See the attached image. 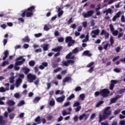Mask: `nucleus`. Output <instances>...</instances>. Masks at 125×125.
Wrapping results in <instances>:
<instances>
[{"label": "nucleus", "instance_id": "44", "mask_svg": "<svg viewBox=\"0 0 125 125\" xmlns=\"http://www.w3.org/2000/svg\"><path fill=\"white\" fill-rule=\"evenodd\" d=\"M79 52L78 48H75L73 50H72V52L73 54H76Z\"/></svg>", "mask_w": 125, "mask_h": 125}, {"label": "nucleus", "instance_id": "46", "mask_svg": "<svg viewBox=\"0 0 125 125\" xmlns=\"http://www.w3.org/2000/svg\"><path fill=\"white\" fill-rule=\"evenodd\" d=\"M114 50L117 53H119L121 51V47L118 46L116 48H115Z\"/></svg>", "mask_w": 125, "mask_h": 125}, {"label": "nucleus", "instance_id": "55", "mask_svg": "<svg viewBox=\"0 0 125 125\" xmlns=\"http://www.w3.org/2000/svg\"><path fill=\"white\" fill-rule=\"evenodd\" d=\"M14 97L16 98V99H19L20 98V95L19 93H17L14 94Z\"/></svg>", "mask_w": 125, "mask_h": 125}, {"label": "nucleus", "instance_id": "63", "mask_svg": "<svg viewBox=\"0 0 125 125\" xmlns=\"http://www.w3.org/2000/svg\"><path fill=\"white\" fill-rule=\"evenodd\" d=\"M6 91V90L4 89V87H0V92H4Z\"/></svg>", "mask_w": 125, "mask_h": 125}, {"label": "nucleus", "instance_id": "52", "mask_svg": "<svg viewBox=\"0 0 125 125\" xmlns=\"http://www.w3.org/2000/svg\"><path fill=\"white\" fill-rule=\"evenodd\" d=\"M94 65V62H91L90 63H89L86 67L88 68L91 67V66H93Z\"/></svg>", "mask_w": 125, "mask_h": 125}, {"label": "nucleus", "instance_id": "58", "mask_svg": "<svg viewBox=\"0 0 125 125\" xmlns=\"http://www.w3.org/2000/svg\"><path fill=\"white\" fill-rule=\"evenodd\" d=\"M110 36V35L109 34V33H108V32H106L105 34H104V37H105V39L107 40L109 38V36Z\"/></svg>", "mask_w": 125, "mask_h": 125}, {"label": "nucleus", "instance_id": "31", "mask_svg": "<svg viewBox=\"0 0 125 125\" xmlns=\"http://www.w3.org/2000/svg\"><path fill=\"white\" fill-rule=\"evenodd\" d=\"M16 116V114L15 113H11L9 115V119L10 120H13Z\"/></svg>", "mask_w": 125, "mask_h": 125}, {"label": "nucleus", "instance_id": "17", "mask_svg": "<svg viewBox=\"0 0 125 125\" xmlns=\"http://www.w3.org/2000/svg\"><path fill=\"white\" fill-rule=\"evenodd\" d=\"M65 99V96H62L61 97H59L57 99L56 101L57 102L59 103H62Z\"/></svg>", "mask_w": 125, "mask_h": 125}, {"label": "nucleus", "instance_id": "45", "mask_svg": "<svg viewBox=\"0 0 125 125\" xmlns=\"http://www.w3.org/2000/svg\"><path fill=\"white\" fill-rule=\"evenodd\" d=\"M49 105L50 106H53L55 105V102L54 101H51L49 102Z\"/></svg>", "mask_w": 125, "mask_h": 125}, {"label": "nucleus", "instance_id": "59", "mask_svg": "<svg viewBox=\"0 0 125 125\" xmlns=\"http://www.w3.org/2000/svg\"><path fill=\"white\" fill-rule=\"evenodd\" d=\"M82 107L79 106H77L75 109V112H78L79 111H80V110L81 109Z\"/></svg>", "mask_w": 125, "mask_h": 125}, {"label": "nucleus", "instance_id": "61", "mask_svg": "<svg viewBox=\"0 0 125 125\" xmlns=\"http://www.w3.org/2000/svg\"><path fill=\"white\" fill-rule=\"evenodd\" d=\"M96 117V114L93 113L92 114L91 116H90V119L91 120H93L95 119V118Z\"/></svg>", "mask_w": 125, "mask_h": 125}, {"label": "nucleus", "instance_id": "21", "mask_svg": "<svg viewBox=\"0 0 125 125\" xmlns=\"http://www.w3.org/2000/svg\"><path fill=\"white\" fill-rule=\"evenodd\" d=\"M83 55L86 56L87 57H90L92 56V54L90 53L89 51H84L83 53Z\"/></svg>", "mask_w": 125, "mask_h": 125}, {"label": "nucleus", "instance_id": "34", "mask_svg": "<svg viewBox=\"0 0 125 125\" xmlns=\"http://www.w3.org/2000/svg\"><path fill=\"white\" fill-rule=\"evenodd\" d=\"M70 114V112H67L66 110H63L62 111V115L63 116H65L67 115Z\"/></svg>", "mask_w": 125, "mask_h": 125}, {"label": "nucleus", "instance_id": "38", "mask_svg": "<svg viewBox=\"0 0 125 125\" xmlns=\"http://www.w3.org/2000/svg\"><path fill=\"white\" fill-rule=\"evenodd\" d=\"M43 30L46 31H48L50 30L49 27H48V25L47 24H44L43 27Z\"/></svg>", "mask_w": 125, "mask_h": 125}, {"label": "nucleus", "instance_id": "23", "mask_svg": "<svg viewBox=\"0 0 125 125\" xmlns=\"http://www.w3.org/2000/svg\"><path fill=\"white\" fill-rule=\"evenodd\" d=\"M22 69L23 71H24V73L26 75L28 74V73L30 71V69L26 67H23L22 68Z\"/></svg>", "mask_w": 125, "mask_h": 125}, {"label": "nucleus", "instance_id": "60", "mask_svg": "<svg viewBox=\"0 0 125 125\" xmlns=\"http://www.w3.org/2000/svg\"><path fill=\"white\" fill-rule=\"evenodd\" d=\"M83 27L86 28L87 27V21H83Z\"/></svg>", "mask_w": 125, "mask_h": 125}, {"label": "nucleus", "instance_id": "22", "mask_svg": "<svg viewBox=\"0 0 125 125\" xmlns=\"http://www.w3.org/2000/svg\"><path fill=\"white\" fill-rule=\"evenodd\" d=\"M30 41V39L29 36H25L24 38H22V42H29Z\"/></svg>", "mask_w": 125, "mask_h": 125}, {"label": "nucleus", "instance_id": "42", "mask_svg": "<svg viewBox=\"0 0 125 125\" xmlns=\"http://www.w3.org/2000/svg\"><path fill=\"white\" fill-rule=\"evenodd\" d=\"M63 13H64L63 11H61L58 12V17L59 18H60L63 15Z\"/></svg>", "mask_w": 125, "mask_h": 125}, {"label": "nucleus", "instance_id": "54", "mask_svg": "<svg viewBox=\"0 0 125 125\" xmlns=\"http://www.w3.org/2000/svg\"><path fill=\"white\" fill-rule=\"evenodd\" d=\"M125 88L120 89L119 90L118 92L119 94H122L124 93V92H125Z\"/></svg>", "mask_w": 125, "mask_h": 125}, {"label": "nucleus", "instance_id": "9", "mask_svg": "<svg viewBox=\"0 0 125 125\" xmlns=\"http://www.w3.org/2000/svg\"><path fill=\"white\" fill-rule=\"evenodd\" d=\"M122 13V12L121 11H119V12H118L117 14H116V15L114 16V17L112 18V21H115L116 20H117V19L120 18L121 17V14Z\"/></svg>", "mask_w": 125, "mask_h": 125}, {"label": "nucleus", "instance_id": "15", "mask_svg": "<svg viewBox=\"0 0 125 125\" xmlns=\"http://www.w3.org/2000/svg\"><path fill=\"white\" fill-rule=\"evenodd\" d=\"M41 47L43 48V51H48L49 49V44H43V45H41Z\"/></svg>", "mask_w": 125, "mask_h": 125}, {"label": "nucleus", "instance_id": "16", "mask_svg": "<svg viewBox=\"0 0 125 125\" xmlns=\"http://www.w3.org/2000/svg\"><path fill=\"white\" fill-rule=\"evenodd\" d=\"M62 49V46H60L59 47H57V48L52 49V51L55 52H60Z\"/></svg>", "mask_w": 125, "mask_h": 125}, {"label": "nucleus", "instance_id": "5", "mask_svg": "<svg viewBox=\"0 0 125 125\" xmlns=\"http://www.w3.org/2000/svg\"><path fill=\"white\" fill-rule=\"evenodd\" d=\"M94 13V11L90 10V11H87L86 13H82V16L84 18H89L91 17Z\"/></svg>", "mask_w": 125, "mask_h": 125}, {"label": "nucleus", "instance_id": "51", "mask_svg": "<svg viewBox=\"0 0 125 125\" xmlns=\"http://www.w3.org/2000/svg\"><path fill=\"white\" fill-rule=\"evenodd\" d=\"M114 87H115V84L111 83L109 86V89L111 90H113V89H114Z\"/></svg>", "mask_w": 125, "mask_h": 125}, {"label": "nucleus", "instance_id": "39", "mask_svg": "<svg viewBox=\"0 0 125 125\" xmlns=\"http://www.w3.org/2000/svg\"><path fill=\"white\" fill-rule=\"evenodd\" d=\"M81 105V103L79 102H76L75 103L73 104V107H78Z\"/></svg>", "mask_w": 125, "mask_h": 125}, {"label": "nucleus", "instance_id": "19", "mask_svg": "<svg viewBox=\"0 0 125 125\" xmlns=\"http://www.w3.org/2000/svg\"><path fill=\"white\" fill-rule=\"evenodd\" d=\"M6 104H7L9 106H11L15 105L16 103L12 100H8L7 101Z\"/></svg>", "mask_w": 125, "mask_h": 125}, {"label": "nucleus", "instance_id": "49", "mask_svg": "<svg viewBox=\"0 0 125 125\" xmlns=\"http://www.w3.org/2000/svg\"><path fill=\"white\" fill-rule=\"evenodd\" d=\"M82 90V88L80 86H78L75 89L76 92L80 91Z\"/></svg>", "mask_w": 125, "mask_h": 125}, {"label": "nucleus", "instance_id": "48", "mask_svg": "<svg viewBox=\"0 0 125 125\" xmlns=\"http://www.w3.org/2000/svg\"><path fill=\"white\" fill-rule=\"evenodd\" d=\"M70 27L72 29H75L77 27V24H76V23H73L70 26Z\"/></svg>", "mask_w": 125, "mask_h": 125}, {"label": "nucleus", "instance_id": "27", "mask_svg": "<svg viewBox=\"0 0 125 125\" xmlns=\"http://www.w3.org/2000/svg\"><path fill=\"white\" fill-rule=\"evenodd\" d=\"M62 70V68L61 67H58L57 69H54L53 71L54 73H57L58 72H60V71Z\"/></svg>", "mask_w": 125, "mask_h": 125}, {"label": "nucleus", "instance_id": "13", "mask_svg": "<svg viewBox=\"0 0 125 125\" xmlns=\"http://www.w3.org/2000/svg\"><path fill=\"white\" fill-rule=\"evenodd\" d=\"M7 123V121L3 120V117L2 116H0V125H6Z\"/></svg>", "mask_w": 125, "mask_h": 125}, {"label": "nucleus", "instance_id": "40", "mask_svg": "<svg viewBox=\"0 0 125 125\" xmlns=\"http://www.w3.org/2000/svg\"><path fill=\"white\" fill-rule=\"evenodd\" d=\"M75 94H72L67 98V100L70 101L72 99L75 98Z\"/></svg>", "mask_w": 125, "mask_h": 125}, {"label": "nucleus", "instance_id": "14", "mask_svg": "<svg viewBox=\"0 0 125 125\" xmlns=\"http://www.w3.org/2000/svg\"><path fill=\"white\" fill-rule=\"evenodd\" d=\"M48 66V63L47 62H42V65H40L39 68L41 70L44 69L45 67Z\"/></svg>", "mask_w": 125, "mask_h": 125}, {"label": "nucleus", "instance_id": "26", "mask_svg": "<svg viewBox=\"0 0 125 125\" xmlns=\"http://www.w3.org/2000/svg\"><path fill=\"white\" fill-rule=\"evenodd\" d=\"M75 43V41L74 40H71V41H70L69 42H68L67 46H68V47H71V46H72V45L74 44Z\"/></svg>", "mask_w": 125, "mask_h": 125}, {"label": "nucleus", "instance_id": "35", "mask_svg": "<svg viewBox=\"0 0 125 125\" xmlns=\"http://www.w3.org/2000/svg\"><path fill=\"white\" fill-rule=\"evenodd\" d=\"M111 32H112V35L114 36H117L119 34V31H118V30H113V31H112Z\"/></svg>", "mask_w": 125, "mask_h": 125}, {"label": "nucleus", "instance_id": "43", "mask_svg": "<svg viewBox=\"0 0 125 125\" xmlns=\"http://www.w3.org/2000/svg\"><path fill=\"white\" fill-rule=\"evenodd\" d=\"M23 104H25V102L24 101H21L18 104V106H21Z\"/></svg>", "mask_w": 125, "mask_h": 125}, {"label": "nucleus", "instance_id": "7", "mask_svg": "<svg viewBox=\"0 0 125 125\" xmlns=\"http://www.w3.org/2000/svg\"><path fill=\"white\" fill-rule=\"evenodd\" d=\"M100 33V29H96L95 30H92L90 33V35L93 38H97V36Z\"/></svg>", "mask_w": 125, "mask_h": 125}, {"label": "nucleus", "instance_id": "28", "mask_svg": "<svg viewBox=\"0 0 125 125\" xmlns=\"http://www.w3.org/2000/svg\"><path fill=\"white\" fill-rule=\"evenodd\" d=\"M79 98L80 99L82 100V101H84V99L85 98V96L84 94H81V95H80L79 96Z\"/></svg>", "mask_w": 125, "mask_h": 125}, {"label": "nucleus", "instance_id": "20", "mask_svg": "<svg viewBox=\"0 0 125 125\" xmlns=\"http://www.w3.org/2000/svg\"><path fill=\"white\" fill-rule=\"evenodd\" d=\"M71 81H72V78L69 77H66L65 78H64V79L62 81V82L64 83L66 82L69 83Z\"/></svg>", "mask_w": 125, "mask_h": 125}, {"label": "nucleus", "instance_id": "37", "mask_svg": "<svg viewBox=\"0 0 125 125\" xmlns=\"http://www.w3.org/2000/svg\"><path fill=\"white\" fill-rule=\"evenodd\" d=\"M109 29L111 32H113L115 30V28H114V26L112 24H109Z\"/></svg>", "mask_w": 125, "mask_h": 125}, {"label": "nucleus", "instance_id": "18", "mask_svg": "<svg viewBox=\"0 0 125 125\" xmlns=\"http://www.w3.org/2000/svg\"><path fill=\"white\" fill-rule=\"evenodd\" d=\"M4 57L2 58V60L5 61L8 58L9 55V51L5 50L3 53Z\"/></svg>", "mask_w": 125, "mask_h": 125}, {"label": "nucleus", "instance_id": "36", "mask_svg": "<svg viewBox=\"0 0 125 125\" xmlns=\"http://www.w3.org/2000/svg\"><path fill=\"white\" fill-rule=\"evenodd\" d=\"M86 116V114L85 113L83 114L82 115H80L79 116V120L80 121L82 120Z\"/></svg>", "mask_w": 125, "mask_h": 125}, {"label": "nucleus", "instance_id": "11", "mask_svg": "<svg viewBox=\"0 0 125 125\" xmlns=\"http://www.w3.org/2000/svg\"><path fill=\"white\" fill-rule=\"evenodd\" d=\"M22 80L21 78H19L16 82V86L17 88H18L21 84L22 83Z\"/></svg>", "mask_w": 125, "mask_h": 125}, {"label": "nucleus", "instance_id": "1", "mask_svg": "<svg viewBox=\"0 0 125 125\" xmlns=\"http://www.w3.org/2000/svg\"><path fill=\"white\" fill-rule=\"evenodd\" d=\"M110 109H111V107H107L104 109L102 114H99V123L102 122L104 120L107 119L109 116L111 115L112 112L111 110H110Z\"/></svg>", "mask_w": 125, "mask_h": 125}, {"label": "nucleus", "instance_id": "41", "mask_svg": "<svg viewBox=\"0 0 125 125\" xmlns=\"http://www.w3.org/2000/svg\"><path fill=\"white\" fill-rule=\"evenodd\" d=\"M15 78L14 77H11L9 78V80L10 81V83H14Z\"/></svg>", "mask_w": 125, "mask_h": 125}, {"label": "nucleus", "instance_id": "33", "mask_svg": "<svg viewBox=\"0 0 125 125\" xmlns=\"http://www.w3.org/2000/svg\"><path fill=\"white\" fill-rule=\"evenodd\" d=\"M35 64L36 63L35 61H31L29 62V65L30 66H34Z\"/></svg>", "mask_w": 125, "mask_h": 125}, {"label": "nucleus", "instance_id": "29", "mask_svg": "<svg viewBox=\"0 0 125 125\" xmlns=\"http://www.w3.org/2000/svg\"><path fill=\"white\" fill-rule=\"evenodd\" d=\"M72 52H70L69 54H68L66 57H65V58L67 59V60H69V59H71V58L72 57Z\"/></svg>", "mask_w": 125, "mask_h": 125}, {"label": "nucleus", "instance_id": "62", "mask_svg": "<svg viewBox=\"0 0 125 125\" xmlns=\"http://www.w3.org/2000/svg\"><path fill=\"white\" fill-rule=\"evenodd\" d=\"M121 112V110H115L114 111V115H118L119 113H120Z\"/></svg>", "mask_w": 125, "mask_h": 125}, {"label": "nucleus", "instance_id": "24", "mask_svg": "<svg viewBox=\"0 0 125 125\" xmlns=\"http://www.w3.org/2000/svg\"><path fill=\"white\" fill-rule=\"evenodd\" d=\"M71 41H73L72 37L71 36H67L65 38V42L68 43L71 42Z\"/></svg>", "mask_w": 125, "mask_h": 125}, {"label": "nucleus", "instance_id": "3", "mask_svg": "<svg viewBox=\"0 0 125 125\" xmlns=\"http://www.w3.org/2000/svg\"><path fill=\"white\" fill-rule=\"evenodd\" d=\"M15 64L14 67V70L16 71H19L20 69V67L18 66H21L24 63L26 62V60L23 58V56H20L19 58H17L15 60Z\"/></svg>", "mask_w": 125, "mask_h": 125}, {"label": "nucleus", "instance_id": "2", "mask_svg": "<svg viewBox=\"0 0 125 125\" xmlns=\"http://www.w3.org/2000/svg\"><path fill=\"white\" fill-rule=\"evenodd\" d=\"M35 9V6H31V7L27 8L26 10L23 11L21 13V16L23 18L25 17V16L27 18L33 16L34 15V12L36 11Z\"/></svg>", "mask_w": 125, "mask_h": 125}, {"label": "nucleus", "instance_id": "10", "mask_svg": "<svg viewBox=\"0 0 125 125\" xmlns=\"http://www.w3.org/2000/svg\"><path fill=\"white\" fill-rule=\"evenodd\" d=\"M112 11V9L109 8L108 9H106V10H103V13L104 14L105 13V16H108V14H112L113 13Z\"/></svg>", "mask_w": 125, "mask_h": 125}, {"label": "nucleus", "instance_id": "25", "mask_svg": "<svg viewBox=\"0 0 125 125\" xmlns=\"http://www.w3.org/2000/svg\"><path fill=\"white\" fill-rule=\"evenodd\" d=\"M41 100V98L38 97H36L33 100V103L34 104H37L39 102V101Z\"/></svg>", "mask_w": 125, "mask_h": 125}, {"label": "nucleus", "instance_id": "30", "mask_svg": "<svg viewBox=\"0 0 125 125\" xmlns=\"http://www.w3.org/2000/svg\"><path fill=\"white\" fill-rule=\"evenodd\" d=\"M73 22V18H70V19H69V20H68V21L67 22V24L68 25H69L70 24H71Z\"/></svg>", "mask_w": 125, "mask_h": 125}, {"label": "nucleus", "instance_id": "57", "mask_svg": "<svg viewBox=\"0 0 125 125\" xmlns=\"http://www.w3.org/2000/svg\"><path fill=\"white\" fill-rule=\"evenodd\" d=\"M110 42L111 45H113V44H114V39H113V36H111L110 38Z\"/></svg>", "mask_w": 125, "mask_h": 125}, {"label": "nucleus", "instance_id": "12", "mask_svg": "<svg viewBox=\"0 0 125 125\" xmlns=\"http://www.w3.org/2000/svg\"><path fill=\"white\" fill-rule=\"evenodd\" d=\"M121 97H122V96H121V95H117L115 98H112L111 100L110 103L111 104L116 103V102H117V101L118 100V99L121 98Z\"/></svg>", "mask_w": 125, "mask_h": 125}, {"label": "nucleus", "instance_id": "47", "mask_svg": "<svg viewBox=\"0 0 125 125\" xmlns=\"http://www.w3.org/2000/svg\"><path fill=\"white\" fill-rule=\"evenodd\" d=\"M42 36V33H37L35 34V37L36 38H40Z\"/></svg>", "mask_w": 125, "mask_h": 125}, {"label": "nucleus", "instance_id": "56", "mask_svg": "<svg viewBox=\"0 0 125 125\" xmlns=\"http://www.w3.org/2000/svg\"><path fill=\"white\" fill-rule=\"evenodd\" d=\"M9 64L8 62H7V61H4V62H3L2 63L1 65H2V66H5V65H7V64Z\"/></svg>", "mask_w": 125, "mask_h": 125}, {"label": "nucleus", "instance_id": "53", "mask_svg": "<svg viewBox=\"0 0 125 125\" xmlns=\"http://www.w3.org/2000/svg\"><path fill=\"white\" fill-rule=\"evenodd\" d=\"M91 26L92 27H93L95 25V22L94 20H92L90 22Z\"/></svg>", "mask_w": 125, "mask_h": 125}, {"label": "nucleus", "instance_id": "64", "mask_svg": "<svg viewBox=\"0 0 125 125\" xmlns=\"http://www.w3.org/2000/svg\"><path fill=\"white\" fill-rule=\"evenodd\" d=\"M120 125H125V121H121L120 122Z\"/></svg>", "mask_w": 125, "mask_h": 125}, {"label": "nucleus", "instance_id": "50", "mask_svg": "<svg viewBox=\"0 0 125 125\" xmlns=\"http://www.w3.org/2000/svg\"><path fill=\"white\" fill-rule=\"evenodd\" d=\"M64 38L63 37H61L60 38H58V41L59 42H64Z\"/></svg>", "mask_w": 125, "mask_h": 125}, {"label": "nucleus", "instance_id": "32", "mask_svg": "<svg viewBox=\"0 0 125 125\" xmlns=\"http://www.w3.org/2000/svg\"><path fill=\"white\" fill-rule=\"evenodd\" d=\"M104 103V101H100L99 103H97V104L96 105V107H99L101 106V105L103 104Z\"/></svg>", "mask_w": 125, "mask_h": 125}, {"label": "nucleus", "instance_id": "4", "mask_svg": "<svg viewBox=\"0 0 125 125\" xmlns=\"http://www.w3.org/2000/svg\"><path fill=\"white\" fill-rule=\"evenodd\" d=\"M27 81L30 83L34 82V81L36 80L37 79V76L35 75H33L32 74H29L27 76Z\"/></svg>", "mask_w": 125, "mask_h": 125}, {"label": "nucleus", "instance_id": "6", "mask_svg": "<svg viewBox=\"0 0 125 125\" xmlns=\"http://www.w3.org/2000/svg\"><path fill=\"white\" fill-rule=\"evenodd\" d=\"M109 94H110V91L108 89H104L100 91V95L103 97H108Z\"/></svg>", "mask_w": 125, "mask_h": 125}, {"label": "nucleus", "instance_id": "8", "mask_svg": "<svg viewBox=\"0 0 125 125\" xmlns=\"http://www.w3.org/2000/svg\"><path fill=\"white\" fill-rule=\"evenodd\" d=\"M34 121L37 123H34L32 125H37L41 124L42 121L41 117L40 116H38L36 119H35Z\"/></svg>", "mask_w": 125, "mask_h": 125}]
</instances>
